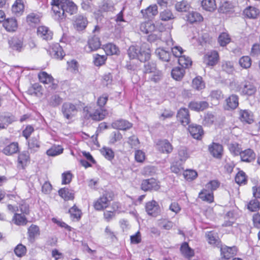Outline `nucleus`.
I'll return each instance as SVG.
<instances>
[{
    "instance_id": "f257e3e1",
    "label": "nucleus",
    "mask_w": 260,
    "mask_h": 260,
    "mask_svg": "<svg viewBox=\"0 0 260 260\" xmlns=\"http://www.w3.org/2000/svg\"><path fill=\"white\" fill-rule=\"evenodd\" d=\"M51 4L54 19L58 21L65 19L66 13L72 15L78 10L77 5L71 0H52Z\"/></svg>"
},
{
    "instance_id": "f03ea898",
    "label": "nucleus",
    "mask_w": 260,
    "mask_h": 260,
    "mask_svg": "<svg viewBox=\"0 0 260 260\" xmlns=\"http://www.w3.org/2000/svg\"><path fill=\"white\" fill-rule=\"evenodd\" d=\"M140 30L143 34H149L147 40L154 42L161 39L164 27L162 25H155L150 21L142 22L139 26Z\"/></svg>"
},
{
    "instance_id": "7ed1b4c3",
    "label": "nucleus",
    "mask_w": 260,
    "mask_h": 260,
    "mask_svg": "<svg viewBox=\"0 0 260 260\" xmlns=\"http://www.w3.org/2000/svg\"><path fill=\"white\" fill-rule=\"evenodd\" d=\"M127 54L130 59L138 58L141 62L147 61L150 58V50L149 45L143 43L140 47L131 46L128 49Z\"/></svg>"
},
{
    "instance_id": "20e7f679",
    "label": "nucleus",
    "mask_w": 260,
    "mask_h": 260,
    "mask_svg": "<svg viewBox=\"0 0 260 260\" xmlns=\"http://www.w3.org/2000/svg\"><path fill=\"white\" fill-rule=\"evenodd\" d=\"M107 114V111L104 108L94 109L91 107H86L84 109V116L87 119L91 118L100 121L103 119Z\"/></svg>"
},
{
    "instance_id": "39448f33",
    "label": "nucleus",
    "mask_w": 260,
    "mask_h": 260,
    "mask_svg": "<svg viewBox=\"0 0 260 260\" xmlns=\"http://www.w3.org/2000/svg\"><path fill=\"white\" fill-rule=\"evenodd\" d=\"M38 78L41 82L48 85L51 89L55 90L57 88V81L50 75L46 72H41L38 74Z\"/></svg>"
},
{
    "instance_id": "423d86ee",
    "label": "nucleus",
    "mask_w": 260,
    "mask_h": 260,
    "mask_svg": "<svg viewBox=\"0 0 260 260\" xmlns=\"http://www.w3.org/2000/svg\"><path fill=\"white\" fill-rule=\"evenodd\" d=\"M78 111L76 105L71 103H65L62 106V112L64 117L68 119L72 118Z\"/></svg>"
},
{
    "instance_id": "0eeeda50",
    "label": "nucleus",
    "mask_w": 260,
    "mask_h": 260,
    "mask_svg": "<svg viewBox=\"0 0 260 260\" xmlns=\"http://www.w3.org/2000/svg\"><path fill=\"white\" fill-rule=\"evenodd\" d=\"M50 55L56 59H61L64 55L62 48L58 43H55L50 46L47 50Z\"/></svg>"
},
{
    "instance_id": "6e6552de",
    "label": "nucleus",
    "mask_w": 260,
    "mask_h": 260,
    "mask_svg": "<svg viewBox=\"0 0 260 260\" xmlns=\"http://www.w3.org/2000/svg\"><path fill=\"white\" fill-rule=\"evenodd\" d=\"M160 187L158 182L153 178L144 180L141 184V188L144 191L157 190Z\"/></svg>"
},
{
    "instance_id": "1a4fd4ad",
    "label": "nucleus",
    "mask_w": 260,
    "mask_h": 260,
    "mask_svg": "<svg viewBox=\"0 0 260 260\" xmlns=\"http://www.w3.org/2000/svg\"><path fill=\"white\" fill-rule=\"evenodd\" d=\"M110 200L105 195H103L93 202V207L96 211L104 210L108 207L110 204Z\"/></svg>"
},
{
    "instance_id": "9d476101",
    "label": "nucleus",
    "mask_w": 260,
    "mask_h": 260,
    "mask_svg": "<svg viewBox=\"0 0 260 260\" xmlns=\"http://www.w3.org/2000/svg\"><path fill=\"white\" fill-rule=\"evenodd\" d=\"M219 59V55L217 51H211L207 52L204 57V63L209 66L215 65Z\"/></svg>"
},
{
    "instance_id": "9b49d317",
    "label": "nucleus",
    "mask_w": 260,
    "mask_h": 260,
    "mask_svg": "<svg viewBox=\"0 0 260 260\" xmlns=\"http://www.w3.org/2000/svg\"><path fill=\"white\" fill-rule=\"evenodd\" d=\"M237 250V248L235 246H222L220 248L221 257L219 260H228L236 254Z\"/></svg>"
},
{
    "instance_id": "f8f14e48",
    "label": "nucleus",
    "mask_w": 260,
    "mask_h": 260,
    "mask_svg": "<svg viewBox=\"0 0 260 260\" xmlns=\"http://www.w3.org/2000/svg\"><path fill=\"white\" fill-rule=\"evenodd\" d=\"M177 117L183 125H188L190 121L188 110L185 108H181L177 113Z\"/></svg>"
},
{
    "instance_id": "ddd939ff",
    "label": "nucleus",
    "mask_w": 260,
    "mask_h": 260,
    "mask_svg": "<svg viewBox=\"0 0 260 260\" xmlns=\"http://www.w3.org/2000/svg\"><path fill=\"white\" fill-rule=\"evenodd\" d=\"M156 148L160 152L167 154L170 153L173 150L172 145L166 140L158 141L156 143Z\"/></svg>"
},
{
    "instance_id": "4468645a",
    "label": "nucleus",
    "mask_w": 260,
    "mask_h": 260,
    "mask_svg": "<svg viewBox=\"0 0 260 260\" xmlns=\"http://www.w3.org/2000/svg\"><path fill=\"white\" fill-rule=\"evenodd\" d=\"M3 25L8 32H14L18 28L17 20L13 17L5 19L3 22Z\"/></svg>"
},
{
    "instance_id": "2eb2a0df",
    "label": "nucleus",
    "mask_w": 260,
    "mask_h": 260,
    "mask_svg": "<svg viewBox=\"0 0 260 260\" xmlns=\"http://www.w3.org/2000/svg\"><path fill=\"white\" fill-rule=\"evenodd\" d=\"M209 151L213 157L220 158L222 155L223 147L218 143H213L209 145Z\"/></svg>"
},
{
    "instance_id": "dca6fc26",
    "label": "nucleus",
    "mask_w": 260,
    "mask_h": 260,
    "mask_svg": "<svg viewBox=\"0 0 260 260\" xmlns=\"http://www.w3.org/2000/svg\"><path fill=\"white\" fill-rule=\"evenodd\" d=\"M183 17L190 23L201 22L203 20V17L200 13L193 11L187 12Z\"/></svg>"
},
{
    "instance_id": "f3484780",
    "label": "nucleus",
    "mask_w": 260,
    "mask_h": 260,
    "mask_svg": "<svg viewBox=\"0 0 260 260\" xmlns=\"http://www.w3.org/2000/svg\"><path fill=\"white\" fill-rule=\"evenodd\" d=\"M87 18L82 15H77L74 20V26L78 30L84 29L87 26Z\"/></svg>"
},
{
    "instance_id": "a211bd4d",
    "label": "nucleus",
    "mask_w": 260,
    "mask_h": 260,
    "mask_svg": "<svg viewBox=\"0 0 260 260\" xmlns=\"http://www.w3.org/2000/svg\"><path fill=\"white\" fill-rule=\"evenodd\" d=\"M12 13L16 16H21L24 11V4L22 0H16L11 8Z\"/></svg>"
},
{
    "instance_id": "6ab92c4d",
    "label": "nucleus",
    "mask_w": 260,
    "mask_h": 260,
    "mask_svg": "<svg viewBox=\"0 0 260 260\" xmlns=\"http://www.w3.org/2000/svg\"><path fill=\"white\" fill-rule=\"evenodd\" d=\"M188 131L192 137L197 140H200L203 135V130L201 126L191 124L188 127Z\"/></svg>"
},
{
    "instance_id": "aec40b11",
    "label": "nucleus",
    "mask_w": 260,
    "mask_h": 260,
    "mask_svg": "<svg viewBox=\"0 0 260 260\" xmlns=\"http://www.w3.org/2000/svg\"><path fill=\"white\" fill-rule=\"evenodd\" d=\"M38 36L44 40H49L52 39L53 33L49 28L46 26H40L37 29Z\"/></svg>"
},
{
    "instance_id": "412c9836",
    "label": "nucleus",
    "mask_w": 260,
    "mask_h": 260,
    "mask_svg": "<svg viewBox=\"0 0 260 260\" xmlns=\"http://www.w3.org/2000/svg\"><path fill=\"white\" fill-rule=\"evenodd\" d=\"M145 207L146 212L150 215L155 216L159 212V205L154 200L147 203Z\"/></svg>"
},
{
    "instance_id": "4be33fe9",
    "label": "nucleus",
    "mask_w": 260,
    "mask_h": 260,
    "mask_svg": "<svg viewBox=\"0 0 260 260\" xmlns=\"http://www.w3.org/2000/svg\"><path fill=\"white\" fill-rule=\"evenodd\" d=\"M226 109L227 110H233L236 109L239 105V98L238 95L232 94L226 99Z\"/></svg>"
},
{
    "instance_id": "5701e85b",
    "label": "nucleus",
    "mask_w": 260,
    "mask_h": 260,
    "mask_svg": "<svg viewBox=\"0 0 260 260\" xmlns=\"http://www.w3.org/2000/svg\"><path fill=\"white\" fill-rule=\"evenodd\" d=\"M113 128L125 131L132 126V123L125 120H118L113 122L112 124Z\"/></svg>"
},
{
    "instance_id": "b1692460",
    "label": "nucleus",
    "mask_w": 260,
    "mask_h": 260,
    "mask_svg": "<svg viewBox=\"0 0 260 260\" xmlns=\"http://www.w3.org/2000/svg\"><path fill=\"white\" fill-rule=\"evenodd\" d=\"M141 12L145 18L150 19L157 14V6L156 5H151L147 9L142 10Z\"/></svg>"
},
{
    "instance_id": "393cba45",
    "label": "nucleus",
    "mask_w": 260,
    "mask_h": 260,
    "mask_svg": "<svg viewBox=\"0 0 260 260\" xmlns=\"http://www.w3.org/2000/svg\"><path fill=\"white\" fill-rule=\"evenodd\" d=\"M199 198L203 201L211 203L214 200L213 193L207 189L204 188L199 193Z\"/></svg>"
},
{
    "instance_id": "a878e982",
    "label": "nucleus",
    "mask_w": 260,
    "mask_h": 260,
    "mask_svg": "<svg viewBox=\"0 0 260 260\" xmlns=\"http://www.w3.org/2000/svg\"><path fill=\"white\" fill-rule=\"evenodd\" d=\"M209 106V104L205 101L191 102L189 104V108L194 111H203Z\"/></svg>"
},
{
    "instance_id": "bb28decb",
    "label": "nucleus",
    "mask_w": 260,
    "mask_h": 260,
    "mask_svg": "<svg viewBox=\"0 0 260 260\" xmlns=\"http://www.w3.org/2000/svg\"><path fill=\"white\" fill-rule=\"evenodd\" d=\"M59 195L65 201L72 200L74 198V192L72 189L62 188L58 191Z\"/></svg>"
},
{
    "instance_id": "cd10ccee",
    "label": "nucleus",
    "mask_w": 260,
    "mask_h": 260,
    "mask_svg": "<svg viewBox=\"0 0 260 260\" xmlns=\"http://www.w3.org/2000/svg\"><path fill=\"white\" fill-rule=\"evenodd\" d=\"M41 17V16L39 13H30L26 16V22L29 25L32 26L40 22Z\"/></svg>"
},
{
    "instance_id": "c85d7f7f",
    "label": "nucleus",
    "mask_w": 260,
    "mask_h": 260,
    "mask_svg": "<svg viewBox=\"0 0 260 260\" xmlns=\"http://www.w3.org/2000/svg\"><path fill=\"white\" fill-rule=\"evenodd\" d=\"M101 45L100 39L96 36H93L88 41V46L89 50L87 51H92L96 50L100 47Z\"/></svg>"
},
{
    "instance_id": "c756f323",
    "label": "nucleus",
    "mask_w": 260,
    "mask_h": 260,
    "mask_svg": "<svg viewBox=\"0 0 260 260\" xmlns=\"http://www.w3.org/2000/svg\"><path fill=\"white\" fill-rule=\"evenodd\" d=\"M240 157L242 161L249 162L253 160L255 157V154L252 150L247 149L241 152Z\"/></svg>"
},
{
    "instance_id": "7c9ffc66",
    "label": "nucleus",
    "mask_w": 260,
    "mask_h": 260,
    "mask_svg": "<svg viewBox=\"0 0 260 260\" xmlns=\"http://www.w3.org/2000/svg\"><path fill=\"white\" fill-rule=\"evenodd\" d=\"M69 212L70 217L74 221H79L82 214V211L76 205L73 206L69 209Z\"/></svg>"
},
{
    "instance_id": "2f4dec72",
    "label": "nucleus",
    "mask_w": 260,
    "mask_h": 260,
    "mask_svg": "<svg viewBox=\"0 0 260 260\" xmlns=\"http://www.w3.org/2000/svg\"><path fill=\"white\" fill-rule=\"evenodd\" d=\"M180 251L185 257L189 258L194 255L193 250L189 246L187 242H184L182 244Z\"/></svg>"
},
{
    "instance_id": "473e14b6",
    "label": "nucleus",
    "mask_w": 260,
    "mask_h": 260,
    "mask_svg": "<svg viewBox=\"0 0 260 260\" xmlns=\"http://www.w3.org/2000/svg\"><path fill=\"white\" fill-rule=\"evenodd\" d=\"M240 118L242 121L248 124H251L253 121L252 114L246 110L240 111Z\"/></svg>"
},
{
    "instance_id": "72a5a7b5",
    "label": "nucleus",
    "mask_w": 260,
    "mask_h": 260,
    "mask_svg": "<svg viewBox=\"0 0 260 260\" xmlns=\"http://www.w3.org/2000/svg\"><path fill=\"white\" fill-rule=\"evenodd\" d=\"M201 4L203 9L207 11L212 12L216 8L215 0H203Z\"/></svg>"
},
{
    "instance_id": "f704fd0d",
    "label": "nucleus",
    "mask_w": 260,
    "mask_h": 260,
    "mask_svg": "<svg viewBox=\"0 0 260 260\" xmlns=\"http://www.w3.org/2000/svg\"><path fill=\"white\" fill-rule=\"evenodd\" d=\"M100 152L102 155L109 161H112L114 158V152L111 148L104 146L101 149Z\"/></svg>"
},
{
    "instance_id": "c9c22d12",
    "label": "nucleus",
    "mask_w": 260,
    "mask_h": 260,
    "mask_svg": "<svg viewBox=\"0 0 260 260\" xmlns=\"http://www.w3.org/2000/svg\"><path fill=\"white\" fill-rule=\"evenodd\" d=\"M103 49L107 55L118 54L119 48L114 44L108 43L103 46Z\"/></svg>"
},
{
    "instance_id": "e433bc0d",
    "label": "nucleus",
    "mask_w": 260,
    "mask_h": 260,
    "mask_svg": "<svg viewBox=\"0 0 260 260\" xmlns=\"http://www.w3.org/2000/svg\"><path fill=\"white\" fill-rule=\"evenodd\" d=\"M155 54L162 61H168L170 59V52L162 48H157L155 50Z\"/></svg>"
},
{
    "instance_id": "4c0bfd02",
    "label": "nucleus",
    "mask_w": 260,
    "mask_h": 260,
    "mask_svg": "<svg viewBox=\"0 0 260 260\" xmlns=\"http://www.w3.org/2000/svg\"><path fill=\"white\" fill-rule=\"evenodd\" d=\"M18 150V145L17 143H12L6 146L3 150L4 154L10 155L16 153Z\"/></svg>"
},
{
    "instance_id": "58836bf2",
    "label": "nucleus",
    "mask_w": 260,
    "mask_h": 260,
    "mask_svg": "<svg viewBox=\"0 0 260 260\" xmlns=\"http://www.w3.org/2000/svg\"><path fill=\"white\" fill-rule=\"evenodd\" d=\"M241 94L243 95H251L256 91L255 87L252 84H245L239 90Z\"/></svg>"
},
{
    "instance_id": "ea45409f",
    "label": "nucleus",
    "mask_w": 260,
    "mask_h": 260,
    "mask_svg": "<svg viewBox=\"0 0 260 260\" xmlns=\"http://www.w3.org/2000/svg\"><path fill=\"white\" fill-rule=\"evenodd\" d=\"M10 47L13 50L20 51L23 48L21 40L17 38H12L9 41Z\"/></svg>"
},
{
    "instance_id": "a19ab883",
    "label": "nucleus",
    "mask_w": 260,
    "mask_h": 260,
    "mask_svg": "<svg viewBox=\"0 0 260 260\" xmlns=\"http://www.w3.org/2000/svg\"><path fill=\"white\" fill-rule=\"evenodd\" d=\"M12 221L17 225H24L27 223V220L25 215L17 213L14 214Z\"/></svg>"
},
{
    "instance_id": "79ce46f5",
    "label": "nucleus",
    "mask_w": 260,
    "mask_h": 260,
    "mask_svg": "<svg viewBox=\"0 0 260 260\" xmlns=\"http://www.w3.org/2000/svg\"><path fill=\"white\" fill-rule=\"evenodd\" d=\"M259 13V11L255 7H249L244 11V15L249 18H255Z\"/></svg>"
},
{
    "instance_id": "37998d69",
    "label": "nucleus",
    "mask_w": 260,
    "mask_h": 260,
    "mask_svg": "<svg viewBox=\"0 0 260 260\" xmlns=\"http://www.w3.org/2000/svg\"><path fill=\"white\" fill-rule=\"evenodd\" d=\"M210 97L213 102L212 104L217 105L218 104L219 101L223 98V94L220 90H213L210 93Z\"/></svg>"
},
{
    "instance_id": "c03bdc74",
    "label": "nucleus",
    "mask_w": 260,
    "mask_h": 260,
    "mask_svg": "<svg viewBox=\"0 0 260 260\" xmlns=\"http://www.w3.org/2000/svg\"><path fill=\"white\" fill-rule=\"evenodd\" d=\"M99 11L101 12L112 11L114 10L113 4L109 1H103L100 4Z\"/></svg>"
},
{
    "instance_id": "a18cd8bd",
    "label": "nucleus",
    "mask_w": 260,
    "mask_h": 260,
    "mask_svg": "<svg viewBox=\"0 0 260 260\" xmlns=\"http://www.w3.org/2000/svg\"><path fill=\"white\" fill-rule=\"evenodd\" d=\"M184 72L183 68L177 67L172 70L171 75L172 77L176 80H180L183 77Z\"/></svg>"
},
{
    "instance_id": "49530a36",
    "label": "nucleus",
    "mask_w": 260,
    "mask_h": 260,
    "mask_svg": "<svg viewBox=\"0 0 260 260\" xmlns=\"http://www.w3.org/2000/svg\"><path fill=\"white\" fill-rule=\"evenodd\" d=\"M178 63L183 68H188L192 64L191 59L185 55H182L177 59Z\"/></svg>"
},
{
    "instance_id": "de8ad7c7",
    "label": "nucleus",
    "mask_w": 260,
    "mask_h": 260,
    "mask_svg": "<svg viewBox=\"0 0 260 260\" xmlns=\"http://www.w3.org/2000/svg\"><path fill=\"white\" fill-rule=\"evenodd\" d=\"M122 139V135L118 131L112 132L109 137V144L114 145L119 142Z\"/></svg>"
},
{
    "instance_id": "09e8293b",
    "label": "nucleus",
    "mask_w": 260,
    "mask_h": 260,
    "mask_svg": "<svg viewBox=\"0 0 260 260\" xmlns=\"http://www.w3.org/2000/svg\"><path fill=\"white\" fill-rule=\"evenodd\" d=\"M18 162L22 167L26 166L29 161V155L28 152L24 151L21 152L18 156Z\"/></svg>"
},
{
    "instance_id": "8fccbe9b",
    "label": "nucleus",
    "mask_w": 260,
    "mask_h": 260,
    "mask_svg": "<svg viewBox=\"0 0 260 260\" xmlns=\"http://www.w3.org/2000/svg\"><path fill=\"white\" fill-rule=\"evenodd\" d=\"M63 149L61 146H54L47 151V154L49 156H55L61 154L63 152Z\"/></svg>"
},
{
    "instance_id": "3c124183",
    "label": "nucleus",
    "mask_w": 260,
    "mask_h": 260,
    "mask_svg": "<svg viewBox=\"0 0 260 260\" xmlns=\"http://www.w3.org/2000/svg\"><path fill=\"white\" fill-rule=\"evenodd\" d=\"M28 236L31 239L34 240L37 237L40 235L39 228L32 224L28 229Z\"/></svg>"
},
{
    "instance_id": "603ef678",
    "label": "nucleus",
    "mask_w": 260,
    "mask_h": 260,
    "mask_svg": "<svg viewBox=\"0 0 260 260\" xmlns=\"http://www.w3.org/2000/svg\"><path fill=\"white\" fill-rule=\"evenodd\" d=\"M68 70L73 73L76 74L79 71V64L77 60L72 59L67 62Z\"/></svg>"
},
{
    "instance_id": "864d4df0",
    "label": "nucleus",
    "mask_w": 260,
    "mask_h": 260,
    "mask_svg": "<svg viewBox=\"0 0 260 260\" xmlns=\"http://www.w3.org/2000/svg\"><path fill=\"white\" fill-rule=\"evenodd\" d=\"M192 87L197 90H200L205 88V83L201 77L198 76L192 80Z\"/></svg>"
},
{
    "instance_id": "5fc2aeb1",
    "label": "nucleus",
    "mask_w": 260,
    "mask_h": 260,
    "mask_svg": "<svg viewBox=\"0 0 260 260\" xmlns=\"http://www.w3.org/2000/svg\"><path fill=\"white\" fill-rule=\"evenodd\" d=\"M251 59L248 56H244L239 60L240 66L243 69H248L251 66Z\"/></svg>"
},
{
    "instance_id": "6e6d98bb",
    "label": "nucleus",
    "mask_w": 260,
    "mask_h": 260,
    "mask_svg": "<svg viewBox=\"0 0 260 260\" xmlns=\"http://www.w3.org/2000/svg\"><path fill=\"white\" fill-rule=\"evenodd\" d=\"M231 38L226 32L221 33L218 37V41L221 46H225L230 42Z\"/></svg>"
},
{
    "instance_id": "4d7b16f0",
    "label": "nucleus",
    "mask_w": 260,
    "mask_h": 260,
    "mask_svg": "<svg viewBox=\"0 0 260 260\" xmlns=\"http://www.w3.org/2000/svg\"><path fill=\"white\" fill-rule=\"evenodd\" d=\"M229 149L234 155H238L241 152V146L237 143H232L229 145Z\"/></svg>"
},
{
    "instance_id": "13d9d810",
    "label": "nucleus",
    "mask_w": 260,
    "mask_h": 260,
    "mask_svg": "<svg viewBox=\"0 0 260 260\" xmlns=\"http://www.w3.org/2000/svg\"><path fill=\"white\" fill-rule=\"evenodd\" d=\"M107 59L106 55H101L96 54L93 56V62L96 66H101L104 64Z\"/></svg>"
},
{
    "instance_id": "bf43d9fd",
    "label": "nucleus",
    "mask_w": 260,
    "mask_h": 260,
    "mask_svg": "<svg viewBox=\"0 0 260 260\" xmlns=\"http://www.w3.org/2000/svg\"><path fill=\"white\" fill-rule=\"evenodd\" d=\"M208 243L212 245L218 244V239L213 232H208L206 234Z\"/></svg>"
},
{
    "instance_id": "052dcab7",
    "label": "nucleus",
    "mask_w": 260,
    "mask_h": 260,
    "mask_svg": "<svg viewBox=\"0 0 260 260\" xmlns=\"http://www.w3.org/2000/svg\"><path fill=\"white\" fill-rule=\"evenodd\" d=\"M28 148L32 152L37 151L40 148V142L38 139L33 138L28 141Z\"/></svg>"
},
{
    "instance_id": "680f3d73",
    "label": "nucleus",
    "mask_w": 260,
    "mask_h": 260,
    "mask_svg": "<svg viewBox=\"0 0 260 260\" xmlns=\"http://www.w3.org/2000/svg\"><path fill=\"white\" fill-rule=\"evenodd\" d=\"M175 7L176 9L178 11L186 12L189 9L190 6L187 1H182L180 2L177 3L176 4Z\"/></svg>"
},
{
    "instance_id": "e2e57ef3",
    "label": "nucleus",
    "mask_w": 260,
    "mask_h": 260,
    "mask_svg": "<svg viewBox=\"0 0 260 260\" xmlns=\"http://www.w3.org/2000/svg\"><path fill=\"white\" fill-rule=\"evenodd\" d=\"M183 176L186 180L191 181L197 178L198 174L194 170H187L183 172Z\"/></svg>"
},
{
    "instance_id": "0e129e2a",
    "label": "nucleus",
    "mask_w": 260,
    "mask_h": 260,
    "mask_svg": "<svg viewBox=\"0 0 260 260\" xmlns=\"http://www.w3.org/2000/svg\"><path fill=\"white\" fill-rule=\"evenodd\" d=\"M222 69L229 74H231L234 71L233 63L229 61H224L222 63Z\"/></svg>"
},
{
    "instance_id": "69168bd1",
    "label": "nucleus",
    "mask_w": 260,
    "mask_h": 260,
    "mask_svg": "<svg viewBox=\"0 0 260 260\" xmlns=\"http://www.w3.org/2000/svg\"><path fill=\"white\" fill-rule=\"evenodd\" d=\"M178 156L181 161H185L189 157V154L186 148L180 147L178 150Z\"/></svg>"
},
{
    "instance_id": "338daca9",
    "label": "nucleus",
    "mask_w": 260,
    "mask_h": 260,
    "mask_svg": "<svg viewBox=\"0 0 260 260\" xmlns=\"http://www.w3.org/2000/svg\"><path fill=\"white\" fill-rule=\"evenodd\" d=\"M225 221L223 224V226H232L235 222L232 212H228L225 216Z\"/></svg>"
},
{
    "instance_id": "774afa93",
    "label": "nucleus",
    "mask_w": 260,
    "mask_h": 260,
    "mask_svg": "<svg viewBox=\"0 0 260 260\" xmlns=\"http://www.w3.org/2000/svg\"><path fill=\"white\" fill-rule=\"evenodd\" d=\"M219 186V182L216 180H213L209 182L205 185V189L213 192V190H216Z\"/></svg>"
}]
</instances>
